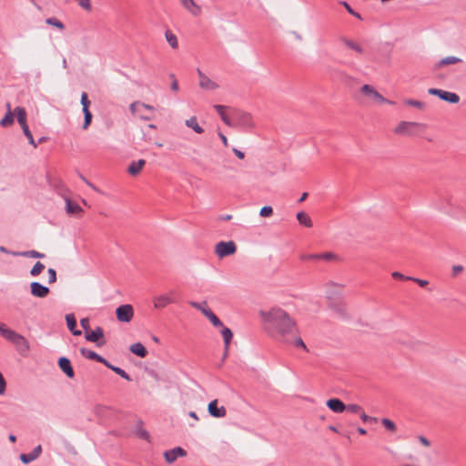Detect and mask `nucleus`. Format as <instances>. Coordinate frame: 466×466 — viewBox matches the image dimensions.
<instances>
[{
	"label": "nucleus",
	"instance_id": "f257e3e1",
	"mask_svg": "<svg viewBox=\"0 0 466 466\" xmlns=\"http://www.w3.org/2000/svg\"><path fill=\"white\" fill-rule=\"evenodd\" d=\"M262 316L268 324L271 334L283 342H289L290 336L298 333L295 321L281 309H272L267 313L262 312Z\"/></svg>",
	"mask_w": 466,
	"mask_h": 466
},
{
	"label": "nucleus",
	"instance_id": "f03ea898",
	"mask_svg": "<svg viewBox=\"0 0 466 466\" xmlns=\"http://www.w3.org/2000/svg\"><path fill=\"white\" fill-rule=\"evenodd\" d=\"M343 285H339L334 282L328 284L327 299L329 307L336 312L339 316L347 317L346 305L342 298Z\"/></svg>",
	"mask_w": 466,
	"mask_h": 466
},
{
	"label": "nucleus",
	"instance_id": "7ed1b4c3",
	"mask_svg": "<svg viewBox=\"0 0 466 466\" xmlns=\"http://www.w3.org/2000/svg\"><path fill=\"white\" fill-rule=\"evenodd\" d=\"M426 128L427 126L423 123L401 121L394 128V133L400 136L414 137Z\"/></svg>",
	"mask_w": 466,
	"mask_h": 466
},
{
	"label": "nucleus",
	"instance_id": "20e7f679",
	"mask_svg": "<svg viewBox=\"0 0 466 466\" xmlns=\"http://www.w3.org/2000/svg\"><path fill=\"white\" fill-rule=\"evenodd\" d=\"M232 122L231 127L252 128L254 127L251 115L239 109L232 110Z\"/></svg>",
	"mask_w": 466,
	"mask_h": 466
},
{
	"label": "nucleus",
	"instance_id": "39448f33",
	"mask_svg": "<svg viewBox=\"0 0 466 466\" xmlns=\"http://www.w3.org/2000/svg\"><path fill=\"white\" fill-rule=\"evenodd\" d=\"M193 308L200 310L213 324L215 327H223V323L221 320L213 313V311L207 307V303L204 301L202 303L191 301L189 303Z\"/></svg>",
	"mask_w": 466,
	"mask_h": 466
},
{
	"label": "nucleus",
	"instance_id": "423d86ee",
	"mask_svg": "<svg viewBox=\"0 0 466 466\" xmlns=\"http://www.w3.org/2000/svg\"><path fill=\"white\" fill-rule=\"evenodd\" d=\"M340 41L343 43L347 49L353 51L358 57L367 56V51L362 42L345 36L341 37Z\"/></svg>",
	"mask_w": 466,
	"mask_h": 466
},
{
	"label": "nucleus",
	"instance_id": "0eeeda50",
	"mask_svg": "<svg viewBox=\"0 0 466 466\" xmlns=\"http://www.w3.org/2000/svg\"><path fill=\"white\" fill-rule=\"evenodd\" d=\"M237 251V245L234 241H220L215 247V252L219 258H225Z\"/></svg>",
	"mask_w": 466,
	"mask_h": 466
},
{
	"label": "nucleus",
	"instance_id": "6e6552de",
	"mask_svg": "<svg viewBox=\"0 0 466 466\" xmlns=\"http://www.w3.org/2000/svg\"><path fill=\"white\" fill-rule=\"evenodd\" d=\"M428 93L432 96H437L441 100L449 102L451 104H456L460 101V96L456 93L444 91L438 88H430Z\"/></svg>",
	"mask_w": 466,
	"mask_h": 466
},
{
	"label": "nucleus",
	"instance_id": "1a4fd4ad",
	"mask_svg": "<svg viewBox=\"0 0 466 466\" xmlns=\"http://www.w3.org/2000/svg\"><path fill=\"white\" fill-rule=\"evenodd\" d=\"M116 316L120 322H130L134 317V309L132 305L124 304L116 308Z\"/></svg>",
	"mask_w": 466,
	"mask_h": 466
},
{
	"label": "nucleus",
	"instance_id": "9d476101",
	"mask_svg": "<svg viewBox=\"0 0 466 466\" xmlns=\"http://www.w3.org/2000/svg\"><path fill=\"white\" fill-rule=\"evenodd\" d=\"M361 92L365 95L370 96L371 99H373L377 103H388V104H393L392 101H390L386 98H384L377 90L374 89L373 86L370 85H364L361 87Z\"/></svg>",
	"mask_w": 466,
	"mask_h": 466
},
{
	"label": "nucleus",
	"instance_id": "9b49d317",
	"mask_svg": "<svg viewBox=\"0 0 466 466\" xmlns=\"http://www.w3.org/2000/svg\"><path fill=\"white\" fill-rule=\"evenodd\" d=\"M104 338V330L101 327H96L94 330L87 331L85 333V339L90 342H95L98 347L105 344V340H101Z\"/></svg>",
	"mask_w": 466,
	"mask_h": 466
},
{
	"label": "nucleus",
	"instance_id": "f8f14e48",
	"mask_svg": "<svg viewBox=\"0 0 466 466\" xmlns=\"http://www.w3.org/2000/svg\"><path fill=\"white\" fill-rule=\"evenodd\" d=\"M301 260H318L322 259L325 261H333L338 260L339 257L332 252H324L318 254H305L300 256Z\"/></svg>",
	"mask_w": 466,
	"mask_h": 466
},
{
	"label": "nucleus",
	"instance_id": "ddd939ff",
	"mask_svg": "<svg viewBox=\"0 0 466 466\" xmlns=\"http://www.w3.org/2000/svg\"><path fill=\"white\" fill-rule=\"evenodd\" d=\"M30 293L35 298L44 299L50 293V289L48 287L37 281H34L30 284Z\"/></svg>",
	"mask_w": 466,
	"mask_h": 466
},
{
	"label": "nucleus",
	"instance_id": "4468645a",
	"mask_svg": "<svg viewBox=\"0 0 466 466\" xmlns=\"http://www.w3.org/2000/svg\"><path fill=\"white\" fill-rule=\"evenodd\" d=\"M187 451L181 447H175L164 452L165 460L167 463H173L178 457H185Z\"/></svg>",
	"mask_w": 466,
	"mask_h": 466
},
{
	"label": "nucleus",
	"instance_id": "2eb2a0df",
	"mask_svg": "<svg viewBox=\"0 0 466 466\" xmlns=\"http://www.w3.org/2000/svg\"><path fill=\"white\" fill-rule=\"evenodd\" d=\"M199 77V86L207 90H215L218 87V85L207 76L199 68L197 69Z\"/></svg>",
	"mask_w": 466,
	"mask_h": 466
},
{
	"label": "nucleus",
	"instance_id": "dca6fc26",
	"mask_svg": "<svg viewBox=\"0 0 466 466\" xmlns=\"http://www.w3.org/2000/svg\"><path fill=\"white\" fill-rule=\"evenodd\" d=\"M10 342H12L22 354L29 350L28 340L24 336L16 332L15 333Z\"/></svg>",
	"mask_w": 466,
	"mask_h": 466
},
{
	"label": "nucleus",
	"instance_id": "f3484780",
	"mask_svg": "<svg viewBox=\"0 0 466 466\" xmlns=\"http://www.w3.org/2000/svg\"><path fill=\"white\" fill-rule=\"evenodd\" d=\"M173 291L167 294H162L154 299V307L156 309H164L167 305L174 303L175 300L172 297Z\"/></svg>",
	"mask_w": 466,
	"mask_h": 466
},
{
	"label": "nucleus",
	"instance_id": "a211bd4d",
	"mask_svg": "<svg viewBox=\"0 0 466 466\" xmlns=\"http://www.w3.org/2000/svg\"><path fill=\"white\" fill-rule=\"evenodd\" d=\"M208 410L214 418H224L227 414V410L224 406H218V400H214L208 403Z\"/></svg>",
	"mask_w": 466,
	"mask_h": 466
},
{
	"label": "nucleus",
	"instance_id": "6ab92c4d",
	"mask_svg": "<svg viewBox=\"0 0 466 466\" xmlns=\"http://www.w3.org/2000/svg\"><path fill=\"white\" fill-rule=\"evenodd\" d=\"M58 366L61 370L70 379L74 378L75 372L73 367L71 365V361L66 357H60L58 361Z\"/></svg>",
	"mask_w": 466,
	"mask_h": 466
},
{
	"label": "nucleus",
	"instance_id": "aec40b11",
	"mask_svg": "<svg viewBox=\"0 0 466 466\" xmlns=\"http://www.w3.org/2000/svg\"><path fill=\"white\" fill-rule=\"evenodd\" d=\"M80 353L86 359L96 360L99 363L104 364L105 366L107 365V360H106L104 357L100 356L99 354L91 350L81 348Z\"/></svg>",
	"mask_w": 466,
	"mask_h": 466
},
{
	"label": "nucleus",
	"instance_id": "412c9836",
	"mask_svg": "<svg viewBox=\"0 0 466 466\" xmlns=\"http://www.w3.org/2000/svg\"><path fill=\"white\" fill-rule=\"evenodd\" d=\"M42 452L41 445L36 446L30 453L20 454V460L23 463L28 464L31 461L36 460Z\"/></svg>",
	"mask_w": 466,
	"mask_h": 466
},
{
	"label": "nucleus",
	"instance_id": "4be33fe9",
	"mask_svg": "<svg viewBox=\"0 0 466 466\" xmlns=\"http://www.w3.org/2000/svg\"><path fill=\"white\" fill-rule=\"evenodd\" d=\"M326 405L329 410L336 413H341L346 410V405L337 398L328 400Z\"/></svg>",
	"mask_w": 466,
	"mask_h": 466
},
{
	"label": "nucleus",
	"instance_id": "5701e85b",
	"mask_svg": "<svg viewBox=\"0 0 466 466\" xmlns=\"http://www.w3.org/2000/svg\"><path fill=\"white\" fill-rule=\"evenodd\" d=\"M182 6L191 15L198 16L201 13V8L194 0H180Z\"/></svg>",
	"mask_w": 466,
	"mask_h": 466
},
{
	"label": "nucleus",
	"instance_id": "b1692460",
	"mask_svg": "<svg viewBox=\"0 0 466 466\" xmlns=\"http://www.w3.org/2000/svg\"><path fill=\"white\" fill-rule=\"evenodd\" d=\"M221 335L223 337V340H224V344H225V352H224V355L222 358V360H224L228 356V347H229L230 340L232 339L233 333L230 330V329H228L227 327H223V329L221 330Z\"/></svg>",
	"mask_w": 466,
	"mask_h": 466
},
{
	"label": "nucleus",
	"instance_id": "393cba45",
	"mask_svg": "<svg viewBox=\"0 0 466 466\" xmlns=\"http://www.w3.org/2000/svg\"><path fill=\"white\" fill-rule=\"evenodd\" d=\"M7 112L0 121V126L3 127H8L13 125L15 119V113L11 110L10 103L6 104Z\"/></svg>",
	"mask_w": 466,
	"mask_h": 466
},
{
	"label": "nucleus",
	"instance_id": "a878e982",
	"mask_svg": "<svg viewBox=\"0 0 466 466\" xmlns=\"http://www.w3.org/2000/svg\"><path fill=\"white\" fill-rule=\"evenodd\" d=\"M66 320L68 329L71 331V333L74 336H80L82 334L81 330L76 329V319L74 314H67L66 316Z\"/></svg>",
	"mask_w": 466,
	"mask_h": 466
},
{
	"label": "nucleus",
	"instance_id": "bb28decb",
	"mask_svg": "<svg viewBox=\"0 0 466 466\" xmlns=\"http://www.w3.org/2000/svg\"><path fill=\"white\" fill-rule=\"evenodd\" d=\"M66 210L70 215H78L84 212L83 208L76 203L66 198Z\"/></svg>",
	"mask_w": 466,
	"mask_h": 466
},
{
	"label": "nucleus",
	"instance_id": "cd10ccee",
	"mask_svg": "<svg viewBox=\"0 0 466 466\" xmlns=\"http://www.w3.org/2000/svg\"><path fill=\"white\" fill-rule=\"evenodd\" d=\"M14 113H15V115L17 118V122L21 126V127H26L27 126V123H26L27 114H26L25 109L22 106H16L14 110Z\"/></svg>",
	"mask_w": 466,
	"mask_h": 466
},
{
	"label": "nucleus",
	"instance_id": "c85d7f7f",
	"mask_svg": "<svg viewBox=\"0 0 466 466\" xmlns=\"http://www.w3.org/2000/svg\"><path fill=\"white\" fill-rule=\"evenodd\" d=\"M129 350L133 354H135V355H137V356H138L140 358H145L147 356V349L140 342H137V343L132 344L130 346V348H129Z\"/></svg>",
	"mask_w": 466,
	"mask_h": 466
},
{
	"label": "nucleus",
	"instance_id": "c756f323",
	"mask_svg": "<svg viewBox=\"0 0 466 466\" xmlns=\"http://www.w3.org/2000/svg\"><path fill=\"white\" fill-rule=\"evenodd\" d=\"M146 161L144 159H139L138 161H133L128 168L127 171L131 176H137L142 169V167L145 166Z\"/></svg>",
	"mask_w": 466,
	"mask_h": 466
},
{
	"label": "nucleus",
	"instance_id": "7c9ffc66",
	"mask_svg": "<svg viewBox=\"0 0 466 466\" xmlns=\"http://www.w3.org/2000/svg\"><path fill=\"white\" fill-rule=\"evenodd\" d=\"M225 106L215 105L214 109L218 113L221 117V120L228 127L233 125L232 118L228 117L225 113Z\"/></svg>",
	"mask_w": 466,
	"mask_h": 466
},
{
	"label": "nucleus",
	"instance_id": "2f4dec72",
	"mask_svg": "<svg viewBox=\"0 0 466 466\" xmlns=\"http://www.w3.org/2000/svg\"><path fill=\"white\" fill-rule=\"evenodd\" d=\"M12 255L15 257H26V258H43L46 257L44 253H40L36 250H28L23 252H12Z\"/></svg>",
	"mask_w": 466,
	"mask_h": 466
},
{
	"label": "nucleus",
	"instance_id": "473e14b6",
	"mask_svg": "<svg viewBox=\"0 0 466 466\" xmlns=\"http://www.w3.org/2000/svg\"><path fill=\"white\" fill-rule=\"evenodd\" d=\"M185 125L187 127L192 128L198 134H202L204 132V129L198 125L196 116H191L188 119H187Z\"/></svg>",
	"mask_w": 466,
	"mask_h": 466
},
{
	"label": "nucleus",
	"instance_id": "72a5a7b5",
	"mask_svg": "<svg viewBox=\"0 0 466 466\" xmlns=\"http://www.w3.org/2000/svg\"><path fill=\"white\" fill-rule=\"evenodd\" d=\"M297 219L300 225H303L307 228L312 227L311 218H309V216L307 213H305L303 211H300L297 214Z\"/></svg>",
	"mask_w": 466,
	"mask_h": 466
},
{
	"label": "nucleus",
	"instance_id": "f704fd0d",
	"mask_svg": "<svg viewBox=\"0 0 466 466\" xmlns=\"http://www.w3.org/2000/svg\"><path fill=\"white\" fill-rule=\"evenodd\" d=\"M106 368L113 370L115 373L119 375L121 378L130 381L131 378L130 376L121 368L112 365L109 361H107V365H106Z\"/></svg>",
	"mask_w": 466,
	"mask_h": 466
},
{
	"label": "nucleus",
	"instance_id": "c9c22d12",
	"mask_svg": "<svg viewBox=\"0 0 466 466\" xmlns=\"http://www.w3.org/2000/svg\"><path fill=\"white\" fill-rule=\"evenodd\" d=\"M461 59L457 57V56H447V57H444L442 58L437 65H436V67H441L443 66H447V65H452V64H457V63H461Z\"/></svg>",
	"mask_w": 466,
	"mask_h": 466
},
{
	"label": "nucleus",
	"instance_id": "e433bc0d",
	"mask_svg": "<svg viewBox=\"0 0 466 466\" xmlns=\"http://www.w3.org/2000/svg\"><path fill=\"white\" fill-rule=\"evenodd\" d=\"M166 39L170 46L174 49L177 48L178 42L176 35H174L170 30H167L165 33Z\"/></svg>",
	"mask_w": 466,
	"mask_h": 466
},
{
	"label": "nucleus",
	"instance_id": "4c0bfd02",
	"mask_svg": "<svg viewBox=\"0 0 466 466\" xmlns=\"http://www.w3.org/2000/svg\"><path fill=\"white\" fill-rule=\"evenodd\" d=\"M15 331L13 329H8L6 326L0 329V334L3 338L7 339L8 341H11L15 335Z\"/></svg>",
	"mask_w": 466,
	"mask_h": 466
},
{
	"label": "nucleus",
	"instance_id": "58836bf2",
	"mask_svg": "<svg viewBox=\"0 0 466 466\" xmlns=\"http://www.w3.org/2000/svg\"><path fill=\"white\" fill-rule=\"evenodd\" d=\"M15 331L13 329H8L6 326L0 329V334L3 338L7 339L8 341H11L15 335Z\"/></svg>",
	"mask_w": 466,
	"mask_h": 466
},
{
	"label": "nucleus",
	"instance_id": "ea45409f",
	"mask_svg": "<svg viewBox=\"0 0 466 466\" xmlns=\"http://www.w3.org/2000/svg\"><path fill=\"white\" fill-rule=\"evenodd\" d=\"M15 331L13 329H8L6 326L0 329V334L3 338L7 339L8 341H11L15 335Z\"/></svg>",
	"mask_w": 466,
	"mask_h": 466
},
{
	"label": "nucleus",
	"instance_id": "a19ab883",
	"mask_svg": "<svg viewBox=\"0 0 466 466\" xmlns=\"http://www.w3.org/2000/svg\"><path fill=\"white\" fill-rule=\"evenodd\" d=\"M84 114V123H83V129H87L92 122V114L89 109H86L83 111Z\"/></svg>",
	"mask_w": 466,
	"mask_h": 466
},
{
	"label": "nucleus",
	"instance_id": "79ce46f5",
	"mask_svg": "<svg viewBox=\"0 0 466 466\" xmlns=\"http://www.w3.org/2000/svg\"><path fill=\"white\" fill-rule=\"evenodd\" d=\"M45 269V265L37 261L30 270V274L33 277L38 276Z\"/></svg>",
	"mask_w": 466,
	"mask_h": 466
},
{
	"label": "nucleus",
	"instance_id": "37998d69",
	"mask_svg": "<svg viewBox=\"0 0 466 466\" xmlns=\"http://www.w3.org/2000/svg\"><path fill=\"white\" fill-rule=\"evenodd\" d=\"M46 23L49 25L56 26V28H58L60 30H63L65 28L64 24L61 21H59L58 19H56V17L46 18Z\"/></svg>",
	"mask_w": 466,
	"mask_h": 466
},
{
	"label": "nucleus",
	"instance_id": "c03bdc74",
	"mask_svg": "<svg viewBox=\"0 0 466 466\" xmlns=\"http://www.w3.org/2000/svg\"><path fill=\"white\" fill-rule=\"evenodd\" d=\"M24 135L27 137L28 142L30 145H32L34 147H37V143L35 141L33 135L31 131L29 130L28 126L22 127Z\"/></svg>",
	"mask_w": 466,
	"mask_h": 466
},
{
	"label": "nucleus",
	"instance_id": "a18cd8bd",
	"mask_svg": "<svg viewBox=\"0 0 466 466\" xmlns=\"http://www.w3.org/2000/svg\"><path fill=\"white\" fill-rule=\"evenodd\" d=\"M289 343L294 344L296 347H301L305 350H307V347L300 337H298L297 334L294 336H290V341Z\"/></svg>",
	"mask_w": 466,
	"mask_h": 466
},
{
	"label": "nucleus",
	"instance_id": "49530a36",
	"mask_svg": "<svg viewBox=\"0 0 466 466\" xmlns=\"http://www.w3.org/2000/svg\"><path fill=\"white\" fill-rule=\"evenodd\" d=\"M81 105L83 106L82 111L89 109V106L91 105V102L88 99L87 94L86 92H83L81 95Z\"/></svg>",
	"mask_w": 466,
	"mask_h": 466
},
{
	"label": "nucleus",
	"instance_id": "de8ad7c7",
	"mask_svg": "<svg viewBox=\"0 0 466 466\" xmlns=\"http://www.w3.org/2000/svg\"><path fill=\"white\" fill-rule=\"evenodd\" d=\"M381 423L387 430H389L390 431H396V425L392 420L384 418L381 420Z\"/></svg>",
	"mask_w": 466,
	"mask_h": 466
},
{
	"label": "nucleus",
	"instance_id": "09e8293b",
	"mask_svg": "<svg viewBox=\"0 0 466 466\" xmlns=\"http://www.w3.org/2000/svg\"><path fill=\"white\" fill-rule=\"evenodd\" d=\"M405 104L420 109H423L425 106L424 103L415 99H406Z\"/></svg>",
	"mask_w": 466,
	"mask_h": 466
},
{
	"label": "nucleus",
	"instance_id": "8fccbe9b",
	"mask_svg": "<svg viewBox=\"0 0 466 466\" xmlns=\"http://www.w3.org/2000/svg\"><path fill=\"white\" fill-rule=\"evenodd\" d=\"M346 410L351 413H360L362 411V408L358 404L346 405Z\"/></svg>",
	"mask_w": 466,
	"mask_h": 466
},
{
	"label": "nucleus",
	"instance_id": "3c124183",
	"mask_svg": "<svg viewBox=\"0 0 466 466\" xmlns=\"http://www.w3.org/2000/svg\"><path fill=\"white\" fill-rule=\"evenodd\" d=\"M273 213V208L270 207V206H265L263 207L260 211H259V215L261 217H270Z\"/></svg>",
	"mask_w": 466,
	"mask_h": 466
},
{
	"label": "nucleus",
	"instance_id": "603ef678",
	"mask_svg": "<svg viewBox=\"0 0 466 466\" xmlns=\"http://www.w3.org/2000/svg\"><path fill=\"white\" fill-rule=\"evenodd\" d=\"M169 78L171 79V85H170L171 90L174 92H177L179 87H178V81L176 78V76L174 74H170Z\"/></svg>",
	"mask_w": 466,
	"mask_h": 466
},
{
	"label": "nucleus",
	"instance_id": "864d4df0",
	"mask_svg": "<svg viewBox=\"0 0 466 466\" xmlns=\"http://www.w3.org/2000/svg\"><path fill=\"white\" fill-rule=\"evenodd\" d=\"M340 4L346 8V10L350 14L352 15L353 16L359 18V19H361V16L359 13L355 12L351 7L350 5L345 2V1H342L340 2Z\"/></svg>",
	"mask_w": 466,
	"mask_h": 466
},
{
	"label": "nucleus",
	"instance_id": "5fc2aeb1",
	"mask_svg": "<svg viewBox=\"0 0 466 466\" xmlns=\"http://www.w3.org/2000/svg\"><path fill=\"white\" fill-rule=\"evenodd\" d=\"M48 283L52 284L56 281V271L54 268H48Z\"/></svg>",
	"mask_w": 466,
	"mask_h": 466
},
{
	"label": "nucleus",
	"instance_id": "6e6d98bb",
	"mask_svg": "<svg viewBox=\"0 0 466 466\" xmlns=\"http://www.w3.org/2000/svg\"><path fill=\"white\" fill-rule=\"evenodd\" d=\"M77 4L84 8L85 10H91V1L90 0H76Z\"/></svg>",
	"mask_w": 466,
	"mask_h": 466
},
{
	"label": "nucleus",
	"instance_id": "4d7b16f0",
	"mask_svg": "<svg viewBox=\"0 0 466 466\" xmlns=\"http://www.w3.org/2000/svg\"><path fill=\"white\" fill-rule=\"evenodd\" d=\"M80 325L83 329L87 332L90 329V320L88 318H83L80 319Z\"/></svg>",
	"mask_w": 466,
	"mask_h": 466
},
{
	"label": "nucleus",
	"instance_id": "13d9d810",
	"mask_svg": "<svg viewBox=\"0 0 466 466\" xmlns=\"http://www.w3.org/2000/svg\"><path fill=\"white\" fill-rule=\"evenodd\" d=\"M407 279L418 283L420 287H425L429 284L428 280L420 279H417V278H413V277L407 278Z\"/></svg>",
	"mask_w": 466,
	"mask_h": 466
},
{
	"label": "nucleus",
	"instance_id": "bf43d9fd",
	"mask_svg": "<svg viewBox=\"0 0 466 466\" xmlns=\"http://www.w3.org/2000/svg\"><path fill=\"white\" fill-rule=\"evenodd\" d=\"M360 419L362 420L363 422H368V421H375L376 420V418H373V417H370V416H368L365 412L361 411L360 412Z\"/></svg>",
	"mask_w": 466,
	"mask_h": 466
},
{
	"label": "nucleus",
	"instance_id": "052dcab7",
	"mask_svg": "<svg viewBox=\"0 0 466 466\" xmlns=\"http://www.w3.org/2000/svg\"><path fill=\"white\" fill-rule=\"evenodd\" d=\"M6 383L4 376L0 372V395H2L5 390Z\"/></svg>",
	"mask_w": 466,
	"mask_h": 466
},
{
	"label": "nucleus",
	"instance_id": "680f3d73",
	"mask_svg": "<svg viewBox=\"0 0 466 466\" xmlns=\"http://www.w3.org/2000/svg\"><path fill=\"white\" fill-rule=\"evenodd\" d=\"M391 276L395 279L408 280L407 276H404L403 274H401L400 272H398V271L393 272L391 274Z\"/></svg>",
	"mask_w": 466,
	"mask_h": 466
},
{
	"label": "nucleus",
	"instance_id": "e2e57ef3",
	"mask_svg": "<svg viewBox=\"0 0 466 466\" xmlns=\"http://www.w3.org/2000/svg\"><path fill=\"white\" fill-rule=\"evenodd\" d=\"M418 440L420 441V442L422 445H424V446H426V447H429V446L431 445V441H430L426 437H424V436H421V435H420V436H419V437H418Z\"/></svg>",
	"mask_w": 466,
	"mask_h": 466
},
{
	"label": "nucleus",
	"instance_id": "0e129e2a",
	"mask_svg": "<svg viewBox=\"0 0 466 466\" xmlns=\"http://www.w3.org/2000/svg\"><path fill=\"white\" fill-rule=\"evenodd\" d=\"M232 151L236 155V157H238L239 159H243L245 157V154L241 150H238V148L234 147L232 149Z\"/></svg>",
	"mask_w": 466,
	"mask_h": 466
},
{
	"label": "nucleus",
	"instance_id": "69168bd1",
	"mask_svg": "<svg viewBox=\"0 0 466 466\" xmlns=\"http://www.w3.org/2000/svg\"><path fill=\"white\" fill-rule=\"evenodd\" d=\"M137 435L144 440H148L149 438V433L144 430L138 431Z\"/></svg>",
	"mask_w": 466,
	"mask_h": 466
},
{
	"label": "nucleus",
	"instance_id": "338daca9",
	"mask_svg": "<svg viewBox=\"0 0 466 466\" xmlns=\"http://www.w3.org/2000/svg\"><path fill=\"white\" fill-rule=\"evenodd\" d=\"M79 177L87 186L92 187L94 190L97 191V188L90 181H88L83 175H79Z\"/></svg>",
	"mask_w": 466,
	"mask_h": 466
},
{
	"label": "nucleus",
	"instance_id": "774afa93",
	"mask_svg": "<svg viewBox=\"0 0 466 466\" xmlns=\"http://www.w3.org/2000/svg\"><path fill=\"white\" fill-rule=\"evenodd\" d=\"M218 137L221 139L223 145L225 147H228V142L227 137L224 134H222L221 132H218Z\"/></svg>",
	"mask_w": 466,
	"mask_h": 466
}]
</instances>
